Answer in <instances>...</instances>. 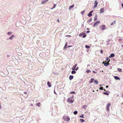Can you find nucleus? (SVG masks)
I'll use <instances>...</instances> for the list:
<instances>
[{"label":"nucleus","mask_w":123,"mask_h":123,"mask_svg":"<svg viewBox=\"0 0 123 123\" xmlns=\"http://www.w3.org/2000/svg\"><path fill=\"white\" fill-rule=\"evenodd\" d=\"M73 76L70 75L69 76V79L70 80H71L73 78Z\"/></svg>","instance_id":"12"},{"label":"nucleus","mask_w":123,"mask_h":123,"mask_svg":"<svg viewBox=\"0 0 123 123\" xmlns=\"http://www.w3.org/2000/svg\"><path fill=\"white\" fill-rule=\"evenodd\" d=\"M77 111H75L74 112V114L75 115H76L77 113Z\"/></svg>","instance_id":"31"},{"label":"nucleus","mask_w":123,"mask_h":123,"mask_svg":"<svg viewBox=\"0 0 123 123\" xmlns=\"http://www.w3.org/2000/svg\"><path fill=\"white\" fill-rule=\"evenodd\" d=\"M93 10H92V11H90L89 13H92V12H93Z\"/></svg>","instance_id":"42"},{"label":"nucleus","mask_w":123,"mask_h":123,"mask_svg":"<svg viewBox=\"0 0 123 123\" xmlns=\"http://www.w3.org/2000/svg\"><path fill=\"white\" fill-rule=\"evenodd\" d=\"M106 61H108L107 62H109L110 61V59H109V58L107 57L106 58Z\"/></svg>","instance_id":"22"},{"label":"nucleus","mask_w":123,"mask_h":123,"mask_svg":"<svg viewBox=\"0 0 123 123\" xmlns=\"http://www.w3.org/2000/svg\"><path fill=\"white\" fill-rule=\"evenodd\" d=\"M109 91H107L106 92H104L103 94H105L107 95H109Z\"/></svg>","instance_id":"9"},{"label":"nucleus","mask_w":123,"mask_h":123,"mask_svg":"<svg viewBox=\"0 0 123 123\" xmlns=\"http://www.w3.org/2000/svg\"><path fill=\"white\" fill-rule=\"evenodd\" d=\"M76 73V71L74 70H73L71 72V73L73 74H75Z\"/></svg>","instance_id":"26"},{"label":"nucleus","mask_w":123,"mask_h":123,"mask_svg":"<svg viewBox=\"0 0 123 123\" xmlns=\"http://www.w3.org/2000/svg\"><path fill=\"white\" fill-rule=\"evenodd\" d=\"M111 105V104L110 103H108L107 105L106 106V108L108 111H109V108L110 107Z\"/></svg>","instance_id":"5"},{"label":"nucleus","mask_w":123,"mask_h":123,"mask_svg":"<svg viewBox=\"0 0 123 123\" xmlns=\"http://www.w3.org/2000/svg\"><path fill=\"white\" fill-rule=\"evenodd\" d=\"M67 43L66 44H65V46H64L63 48V49H66L67 48Z\"/></svg>","instance_id":"18"},{"label":"nucleus","mask_w":123,"mask_h":123,"mask_svg":"<svg viewBox=\"0 0 123 123\" xmlns=\"http://www.w3.org/2000/svg\"><path fill=\"white\" fill-rule=\"evenodd\" d=\"M54 93H55V94H56V93L55 92H54Z\"/></svg>","instance_id":"57"},{"label":"nucleus","mask_w":123,"mask_h":123,"mask_svg":"<svg viewBox=\"0 0 123 123\" xmlns=\"http://www.w3.org/2000/svg\"><path fill=\"white\" fill-rule=\"evenodd\" d=\"M63 119L66 121L68 122L70 120V118L68 116H64L63 117Z\"/></svg>","instance_id":"2"},{"label":"nucleus","mask_w":123,"mask_h":123,"mask_svg":"<svg viewBox=\"0 0 123 123\" xmlns=\"http://www.w3.org/2000/svg\"><path fill=\"white\" fill-rule=\"evenodd\" d=\"M74 97V96L73 95H72L71 97H70L67 100V102L70 103H72L74 101L73 98Z\"/></svg>","instance_id":"1"},{"label":"nucleus","mask_w":123,"mask_h":123,"mask_svg":"<svg viewBox=\"0 0 123 123\" xmlns=\"http://www.w3.org/2000/svg\"><path fill=\"white\" fill-rule=\"evenodd\" d=\"M98 4V3L97 2V1H95L94 3V4L95 5L94 6V7H93L94 8H95L97 7V6Z\"/></svg>","instance_id":"7"},{"label":"nucleus","mask_w":123,"mask_h":123,"mask_svg":"<svg viewBox=\"0 0 123 123\" xmlns=\"http://www.w3.org/2000/svg\"><path fill=\"white\" fill-rule=\"evenodd\" d=\"M94 78H92L91 80V81H89V82L91 83H92L93 81L94 80Z\"/></svg>","instance_id":"19"},{"label":"nucleus","mask_w":123,"mask_h":123,"mask_svg":"<svg viewBox=\"0 0 123 123\" xmlns=\"http://www.w3.org/2000/svg\"><path fill=\"white\" fill-rule=\"evenodd\" d=\"M92 20V19H89V20H88V21L89 22H90Z\"/></svg>","instance_id":"40"},{"label":"nucleus","mask_w":123,"mask_h":123,"mask_svg":"<svg viewBox=\"0 0 123 123\" xmlns=\"http://www.w3.org/2000/svg\"><path fill=\"white\" fill-rule=\"evenodd\" d=\"M87 106L86 105H84L82 107V108L84 109H86V108Z\"/></svg>","instance_id":"23"},{"label":"nucleus","mask_w":123,"mask_h":123,"mask_svg":"<svg viewBox=\"0 0 123 123\" xmlns=\"http://www.w3.org/2000/svg\"><path fill=\"white\" fill-rule=\"evenodd\" d=\"M24 93L25 94H27V93L26 92H24Z\"/></svg>","instance_id":"44"},{"label":"nucleus","mask_w":123,"mask_h":123,"mask_svg":"<svg viewBox=\"0 0 123 123\" xmlns=\"http://www.w3.org/2000/svg\"><path fill=\"white\" fill-rule=\"evenodd\" d=\"M121 46H122V47H123V45H122Z\"/></svg>","instance_id":"56"},{"label":"nucleus","mask_w":123,"mask_h":123,"mask_svg":"<svg viewBox=\"0 0 123 123\" xmlns=\"http://www.w3.org/2000/svg\"><path fill=\"white\" fill-rule=\"evenodd\" d=\"M93 73H96V72H95V71H93Z\"/></svg>","instance_id":"48"},{"label":"nucleus","mask_w":123,"mask_h":123,"mask_svg":"<svg viewBox=\"0 0 123 123\" xmlns=\"http://www.w3.org/2000/svg\"><path fill=\"white\" fill-rule=\"evenodd\" d=\"M117 70L119 72H120L121 71V69L120 68H118Z\"/></svg>","instance_id":"35"},{"label":"nucleus","mask_w":123,"mask_h":123,"mask_svg":"<svg viewBox=\"0 0 123 123\" xmlns=\"http://www.w3.org/2000/svg\"><path fill=\"white\" fill-rule=\"evenodd\" d=\"M100 13L103 12L104 11V8H101L100 10Z\"/></svg>","instance_id":"14"},{"label":"nucleus","mask_w":123,"mask_h":123,"mask_svg":"<svg viewBox=\"0 0 123 123\" xmlns=\"http://www.w3.org/2000/svg\"><path fill=\"white\" fill-rule=\"evenodd\" d=\"M86 72L87 73H90L91 72V71L90 70H88L86 71Z\"/></svg>","instance_id":"32"},{"label":"nucleus","mask_w":123,"mask_h":123,"mask_svg":"<svg viewBox=\"0 0 123 123\" xmlns=\"http://www.w3.org/2000/svg\"><path fill=\"white\" fill-rule=\"evenodd\" d=\"M97 15H96L94 17V20H96L97 19Z\"/></svg>","instance_id":"28"},{"label":"nucleus","mask_w":123,"mask_h":123,"mask_svg":"<svg viewBox=\"0 0 123 123\" xmlns=\"http://www.w3.org/2000/svg\"><path fill=\"white\" fill-rule=\"evenodd\" d=\"M103 50H101L100 51V52L102 54H103Z\"/></svg>","instance_id":"45"},{"label":"nucleus","mask_w":123,"mask_h":123,"mask_svg":"<svg viewBox=\"0 0 123 123\" xmlns=\"http://www.w3.org/2000/svg\"><path fill=\"white\" fill-rule=\"evenodd\" d=\"M114 78L116 80H120L119 78L117 76H114Z\"/></svg>","instance_id":"13"},{"label":"nucleus","mask_w":123,"mask_h":123,"mask_svg":"<svg viewBox=\"0 0 123 123\" xmlns=\"http://www.w3.org/2000/svg\"><path fill=\"white\" fill-rule=\"evenodd\" d=\"M94 82L97 84H98V82L97 80H96L94 81Z\"/></svg>","instance_id":"29"},{"label":"nucleus","mask_w":123,"mask_h":123,"mask_svg":"<svg viewBox=\"0 0 123 123\" xmlns=\"http://www.w3.org/2000/svg\"><path fill=\"white\" fill-rule=\"evenodd\" d=\"M79 35L80 37L82 36V33H80V34Z\"/></svg>","instance_id":"43"},{"label":"nucleus","mask_w":123,"mask_h":123,"mask_svg":"<svg viewBox=\"0 0 123 123\" xmlns=\"http://www.w3.org/2000/svg\"><path fill=\"white\" fill-rule=\"evenodd\" d=\"M93 92H94V90H93Z\"/></svg>","instance_id":"59"},{"label":"nucleus","mask_w":123,"mask_h":123,"mask_svg":"<svg viewBox=\"0 0 123 123\" xmlns=\"http://www.w3.org/2000/svg\"><path fill=\"white\" fill-rule=\"evenodd\" d=\"M84 13H85V11H82L81 12V13L82 14V15Z\"/></svg>","instance_id":"36"},{"label":"nucleus","mask_w":123,"mask_h":123,"mask_svg":"<svg viewBox=\"0 0 123 123\" xmlns=\"http://www.w3.org/2000/svg\"><path fill=\"white\" fill-rule=\"evenodd\" d=\"M85 47L87 49H89L90 48V46H88L87 45H86L85 46Z\"/></svg>","instance_id":"30"},{"label":"nucleus","mask_w":123,"mask_h":123,"mask_svg":"<svg viewBox=\"0 0 123 123\" xmlns=\"http://www.w3.org/2000/svg\"><path fill=\"white\" fill-rule=\"evenodd\" d=\"M97 91H98V90H97Z\"/></svg>","instance_id":"60"},{"label":"nucleus","mask_w":123,"mask_h":123,"mask_svg":"<svg viewBox=\"0 0 123 123\" xmlns=\"http://www.w3.org/2000/svg\"><path fill=\"white\" fill-rule=\"evenodd\" d=\"M77 64H75V66H74L73 67V68H72V69L73 70H75V68H76V67L77 66Z\"/></svg>","instance_id":"15"},{"label":"nucleus","mask_w":123,"mask_h":123,"mask_svg":"<svg viewBox=\"0 0 123 123\" xmlns=\"http://www.w3.org/2000/svg\"><path fill=\"white\" fill-rule=\"evenodd\" d=\"M12 33V31L9 32L7 33V34L8 35H11Z\"/></svg>","instance_id":"27"},{"label":"nucleus","mask_w":123,"mask_h":123,"mask_svg":"<svg viewBox=\"0 0 123 123\" xmlns=\"http://www.w3.org/2000/svg\"><path fill=\"white\" fill-rule=\"evenodd\" d=\"M50 84L51 83L49 81L47 82V85L49 87H50L51 86V85Z\"/></svg>","instance_id":"10"},{"label":"nucleus","mask_w":123,"mask_h":123,"mask_svg":"<svg viewBox=\"0 0 123 123\" xmlns=\"http://www.w3.org/2000/svg\"><path fill=\"white\" fill-rule=\"evenodd\" d=\"M74 5H73V6H70L69 7V10L71 9H72L73 7L74 6Z\"/></svg>","instance_id":"21"},{"label":"nucleus","mask_w":123,"mask_h":123,"mask_svg":"<svg viewBox=\"0 0 123 123\" xmlns=\"http://www.w3.org/2000/svg\"><path fill=\"white\" fill-rule=\"evenodd\" d=\"M70 93H71V94H73V93H75V92H70Z\"/></svg>","instance_id":"38"},{"label":"nucleus","mask_w":123,"mask_h":123,"mask_svg":"<svg viewBox=\"0 0 123 123\" xmlns=\"http://www.w3.org/2000/svg\"><path fill=\"white\" fill-rule=\"evenodd\" d=\"M56 4H54V6L52 8H51V9H53V8H55V6H56Z\"/></svg>","instance_id":"33"},{"label":"nucleus","mask_w":123,"mask_h":123,"mask_svg":"<svg viewBox=\"0 0 123 123\" xmlns=\"http://www.w3.org/2000/svg\"><path fill=\"white\" fill-rule=\"evenodd\" d=\"M86 30H89V28H87L86 29Z\"/></svg>","instance_id":"50"},{"label":"nucleus","mask_w":123,"mask_h":123,"mask_svg":"<svg viewBox=\"0 0 123 123\" xmlns=\"http://www.w3.org/2000/svg\"><path fill=\"white\" fill-rule=\"evenodd\" d=\"M100 29L102 30H103L105 29V25H103L100 26Z\"/></svg>","instance_id":"3"},{"label":"nucleus","mask_w":123,"mask_h":123,"mask_svg":"<svg viewBox=\"0 0 123 123\" xmlns=\"http://www.w3.org/2000/svg\"><path fill=\"white\" fill-rule=\"evenodd\" d=\"M122 40V39H119V41H120Z\"/></svg>","instance_id":"49"},{"label":"nucleus","mask_w":123,"mask_h":123,"mask_svg":"<svg viewBox=\"0 0 123 123\" xmlns=\"http://www.w3.org/2000/svg\"><path fill=\"white\" fill-rule=\"evenodd\" d=\"M116 21L115 20L113 22H112L111 24V25H113L115 24Z\"/></svg>","instance_id":"20"},{"label":"nucleus","mask_w":123,"mask_h":123,"mask_svg":"<svg viewBox=\"0 0 123 123\" xmlns=\"http://www.w3.org/2000/svg\"><path fill=\"white\" fill-rule=\"evenodd\" d=\"M57 21L59 22L60 21H59V19H58L57 20Z\"/></svg>","instance_id":"47"},{"label":"nucleus","mask_w":123,"mask_h":123,"mask_svg":"<svg viewBox=\"0 0 123 123\" xmlns=\"http://www.w3.org/2000/svg\"><path fill=\"white\" fill-rule=\"evenodd\" d=\"M103 87H101L99 88V89L100 90H103Z\"/></svg>","instance_id":"37"},{"label":"nucleus","mask_w":123,"mask_h":123,"mask_svg":"<svg viewBox=\"0 0 123 123\" xmlns=\"http://www.w3.org/2000/svg\"><path fill=\"white\" fill-rule=\"evenodd\" d=\"M100 23V21H98L96 22L94 24L93 26L94 27L96 26L98 24Z\"/></svg>","instance_id":"6"},{"label":"nucleus","mask_w":123,"mask_h":123,"mask_svg":"<svg viewBox=\"0 0 123 123\" xmlns=\"http://www.w3.org/2000/svg\"><path fill=\"white\" fill-rule=\"evenodd\" d=\"M80 121L81 123H82L85 121L83 119H80Z\"/></svg>","instance_id":"25"},{"label":"nucleus","mask_w":123,"mask_h":123,"mask_svg":"<svg viewBox=\"0 0 123 123\" xmlns=\"http://www.w3.org/2000/svg\"><path fill=\"white\" fill-rule=\"evenodd\" d=\"M68 36H69V37H71V36H70V35H67V36H67V37Z\"/></svg>","instance_id":"51"},{"label":"nucleus","mask_w":123,"mask_h":123,"mask_svg":"<svg viewBox=\"0 0 123 123\" xmlns=\"http://www.w3.org/2000/svg\"><path fill=\"white\" fill-rule=\"evenodd\" d=\"M104 90L105 91H106V90H105V89H104Z\"/></svg>","instance_id":"55"},{"label":"nucleus","mask_w":123,"mask_h":123,"mask_svg":"<svg viewBox=\"0 0 123 123\" xmlns=\"http://www.w3.org/2000/svg\"><path fill=\"white\" fill-rule=\"evenodd\" d=\"M86 35H84L83 36V37L84 38H85V37H86Z\"/></svg>","instance_id":"41"},{"label":"nucleus","mask_w":123,"mask_h":123,"mask_svg":"<svg viewBox=\"0 0 123 123\" xmlns=\"http://www.w3.org/2000/svg\"><path fill=\"white\" fill-rule=\"evenodd\" d=\"M14 35H12L11 37L9 38V39L10 40H12V38L14 37Z\"/></svg>","instance_id":"17"},{"label":"nucleus","mask_w":123,"mask_h":123,"mask_svg":"<svg viewBox=\"0 0 123 123\" xmlns=\"http://www.w3.org/2000/svg\"><path fill=\"white\" fill-rule=\"evenodd\" d=\"M123 95V94H122Z\"/></svg>","instance_id":"61"},{"label":"nucleus","mask_w":123,"mask_h":123,"mask_svg":"<svg viewBox=\"0 0 123 123\" xmlns=\"http://www.w3.org/2000/svg\"><path fill=\"white\" fill-rule=\"evenodd\" d=\"M115 56V55L114 54L112 53L109 56V58H111L112 57H114Z\"/></svg>","instance_id":"11"},{"label":"nucleus","mask_w":123,"mask_h":123,"mask_svg":"<svg viewBox=\"0 0 123 123\" xmlns=\"http://www.w3.org/2000/svg\"><path fill=\"white\" fill-rule=\"evenodd\" d=\"M103 64H104V65L105 66H107L109 64V62H106V61H104L103 63Z\"/></svg>","instance_id":"4"},{"label":"nucleus","mask_w":123,"mask_h":123,"mask_svg":"<svg viewBox=\"0 0 123 123\" xmlns=\"http://www.w3.org/2000/svg\"><path fill=\"white\" fill-rule=\"evenodd\" d=\"M122 6L123 7V3L122 4Z\"/></svg>","instance_id":"52"},{"label":"nucleus","mask_w":123,"mask_h":123,"mask_svg":"<svg viewBox=\"0 0 123 123\" xmlns=\"http://www.w3.org/2000/svg\"><path fill=\"white\" fill-rule=\"evenodd\" d=\"M36 105H37L38 106L40 107L41 105V104L40 103L38 102L36 104Z\"/></svg>","instance_id":"16"},{"label":"nucleus","mask_w":123,"mask_h":123,"mask_svg":"<svg viewBox=\"0 0 123 123\" xmlns=\"http://www.w3.org/2000/svg\"><path fill=\"white\" fill-rule=\"evenodd\" d=\"M49 0H42V3L43 4L47 2Z\"/></svg>","instance_id":"8"},{"label":"nucleus","mask_w":123,"mask_h":123,"mask_svg":"<svg viewBox=\"0 0 123 123\" xmlns=\"http://www.w3.org/2000/svg\"><path fill=\"white\" fill-rule=\"evenodd\" d=\"M71 46H69L68 47H71Z\"/></svg>","instance_id":"54"},{"label":"nucleus","mask_w":123,"mask_h":123,"mask_svg":"<svg viewBox=\"0 0 123 123\" xmlns=\"http://www.w3.org/2000/svg\"><path fill=\"white\" fill-rule=\"evenodd\" d=\"M90 32V31H86V33H89Z\"/></svg>","instance_id":"46"},{"label":"nucleus","mask_w":123,"mask_h":123,"mask_svg":"<svg viewBox=\"0 0 123 123\" xmlns=\"http://www.w3.org/2000/svg\"><path fill=\"white\" fill-rule=\"evenodd\" d=\"M100 86H101V85H100Z\"/></svg>","instance_id":"58"},{"label":"nucleus","mask_w":123,"mask_h":123,"mask_svg":"<svg viewBox=\"0 0 123 123\" xmlns=\"http://www.w3.org/2000/svg\"><path fill=\"white\" fill-rule=\"evenodd\" d=\"M79 117H82L84 118V115L83 114H82V116H80Z\"/></svg>","instance_id":"34"},{"label":"nucleus","mask_w":123,"mask_h":123,"mask_svg":"<svg viewBox=\"0 0 123 123\" xmlns=\"http://www.w3.org/2000/svg\"><path fill=\"white\" fill-rule=\"evenodd\" d=\"M108 87V86H106V88H107Z\"/></svg>","instance_id":"53"},{"label":"nucleus","mask_w":123,"mask_h":123,"mask_svg":"<svg viewBox=\"0 0 123 123\" xmlns=\"http://www.w3.org/2000/svg\"><path fill=\"white\" fill-rule=\"evenodd\" d=\"M78 69H79V68H78V67L76 68V69H75V70H76V71H77Z\"/></svg>","instance_id":"39"},{"label":"nucleus","mask_w":123,"mask_h":123,"mask_svg":"<svg viewBox=\"0 0 123 123\" xmlns=\"http://www.w3.org/2000/svg\"><path fill=\"white\" fill-rule=\"evenodd\" d=\"M87 15L88 17H90L92 16V14L91 13H89V14H88Z\"/></svg>","instance_id":"24"}]
</instances>
